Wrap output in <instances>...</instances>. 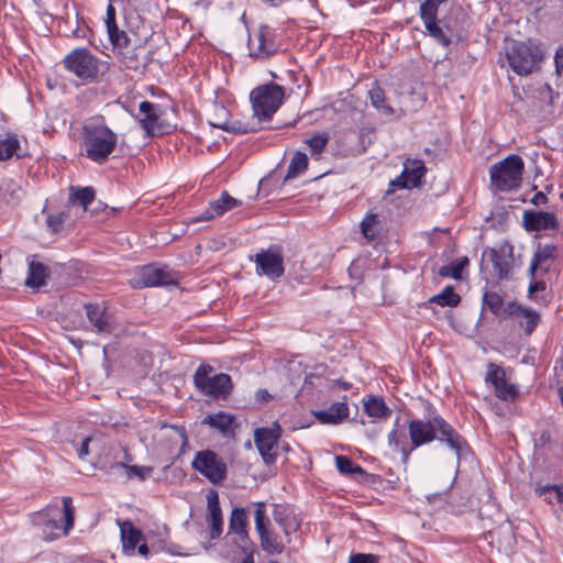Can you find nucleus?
<instances>
[{
	"label": "nucleus",
	"instance_id": "nucleus-1",
	"mask_svg": "<svg viewBox=\"0 0 563 563\" xmlns=\"http://www.w3.org/2000/svg\"><path fill=\"white\" fill-rule=\"evenodd\" d=\"M81 135L86 157L97 164L106 163L118 144V135L107 125L102 115L85 120Z\"/></svg>",
	"mask_w": 563,
	"mask_h": 563
},
{
	"label": "nucleus",
	"instance_id": "nucleus-2",
	"mask_svg": "<svg viewBox=\"0 0 563 563\" xmlns=\"http://www.w3.org/2000/svg\"><path fill=\"white\" fill-rule=\"evenodd\" d=\"M64 68L82 84L101 82L110 71V63L100 59L88 48H75L62 60Z\"/></svg>",
	"mask_w": 563,
	"mask_h": 563
},
{
	"label": "nucleus",
	"instance_id": "nucleus-3",
	"mask_svg": "<svg viewBox=\"0 0 563 563\" xmlns=\"http://www.w3.org/2000/svg\"><path fill=\"white\" fill-rule=\"evenodd\" d=\"M509 67L519 76H528L540 68L544 58L542 47L536 42L512 41L506 48Z\"/></svg>",
	"mask_w": 563,
	"mask_h": 563
},
{
	"label": "nucleus",
	"instance_id": "nucleus-4",
	"mask_svg": "<svg viewBox=\"0 0 563 563\" xmlns=\"http://www.w3.org/2000/svg\"><path fill=\"white\" fill-rule=\"evenodd\" d=\"M525 162L518 154H510L489 168L490 185L498 191H511L520 187Z\"/></svg>",
	"mask_w": 563,
	"mask_h": 563
},
{
	"label": "nucleus",
	"instance_id": "nucleus-5",
	"mask_svg": "<svg viewBox=\"0 0 563 563\" xmlns=\"http://www.w3.org/2000/svg\"><path fill=\"white\" fill-rule=\"evenodd\" d=\"M284 97L285 89L275 82L256 87L250 95L254 117L258 121H269L282 106Z\"/></svg>",
	"mask_w": 563,
	"mask_h": 563
},
{
	"label": "nucleus",
	"instance_id": "nucleus-6",
	"mask_svg": "<svg viewBox=\"0 0 563 563\" xmlns=\"http://www.w3.org/2000/svg\"><path fill=\"white\" fill-rule=\"evenodd\" d=\"M213 367L209 364H201L194 374V384L196 388L213 399H227L232 390L233 383L231 376L225 373L210 376Z\"/></svg>",
	"mask_w": 563,
	"mask_h": 563
},
{
	"label": "nucleus",
	"instance_id": "nucleus-7",
	"mask_svg": "<svg viewBox=\"0 0 563 563\" xmlns=\"http://www.w3.org/2000/svg\"><path fill=\"white\" fill-rule=\"evenodd\" d=\"M254 521L258 536L261 549L269 554H282L285 550L284 539L272 528L271 520L266 515V503L255 504Z\"/></svg>",
	"mask_w": 563,
	"mask_h": 563
},
{
	"label": "nucleus",
	"instance_id": "nucleus-8",
	"mask_svg": "<svg viewBox=\"0 0 563 563\" xmlns=\"http://www.w3.org/2000/svg\"><path fill=\"white\" fill-rule=\"evenodd\" d=\"M427 411L426 419L415 418L408 421V434L415 450L437 439L434 420L440 413L430 402L427 404Z\"/></svg>",
	"mask_w": 563,
	"mask_h": 563
},
{
	"label": "nucleus",
	"instance_id": "nucleus-9",
	"mask_svg": "<svg viewBox=\"0 0 563 563\" xmlns=\"http://www.w3.org/2000/svg\"><path fill=\"white\" fill-rule=\"evenodd\" d=\"M191 466L214 485H220L227 477V464L211 450L199 451L195 455Z\"/></svg>",
	"mask_w": 563,
	"mask_h": 563
},
{
	"label": "nucleus",
	"instance_id": "nucleus-10",
	"mask_svg": "<svg viewBox=\"0 0 563 563\" xmlns=\"http://www.w3.org/2000/svg\"><path fill=\"white\" fill-rule=\"evenodd\" d=\"M247 46L250 56L254 58L265 59L275 55L279 49L276 30L267 24H261L257 32L249 37Z\"/></svg>",
	"mask_w": 563,
	"mask_h": 563
},
{
	"label": "nucleus",
	"instance_id": "nucleus-11",
	"mask_svg": "<svg viewBox=\"0 0 563 563\" xmlns=\"http://www.w3.org/2000/svg\"><path fill=\"white\" fill-rule=\"evenodd\" d=\"M434 423L437 432L435 441L445 444L452 452H454L459 461L463 453L470 450L466 439L460 434L441 415L435 418Z\"/></svg>",
	"mask_w": 563,
	"mask_h": 563
},
{
	"label": "nucleus",
	"instance_id": "nucleus-12",
	"mask_svg": "<svg viewBox=\"0 0 563 563\" xmlns=\"http://www.w3.org/2000/svg\"><path fill=\"white\" fill-rule=\"evenodd\" d=\"M84 309L92 331L100 335L113 333L115 320L104 302L85 303Z\"/></svg>",
	"mask_w": 563,
	"mask_h": 563
},
{
	"label": "nucleus",
	"instance_id": "nucleus-13",
	"mask_svg": "<svg viewBox=\"0 0 563 563\" xmlns=\"http://www.w3.org/2000/svg\"><path fill=\"white\" fill-rule=\"evenodd\" d=\"M256 271L261 275L275 280L284 275V257L278 246L262 250L255 255Z\"/></svg>",
	"mask_w": 563,
	"mask_h": 563
},
{
	"label": "nucleus",
	"instance_id": "nucleus-14",
	"mask_svg": "<svg viewBox=\"0 0 563 563\" xmlns=\"http://www.w3.org/2000/svg\"><path fill=\"white\" fill-rule=\"evenodd\" d=\"M282 437V428L278 423L274 428H258L254 433L255 445L266 464H272L276 460V448Z\"/></svg>",
	"mask_w": 563,
	"mask_h": 563
},
{
	"label": "nucleus",
	"instance_id": "nucleus-15",
	"mask_svg": "<svg viewBox=\"0 0 563 563\" xmlns=\"http://www.w3.org/2000/svg\"><path fill=\"white\" fill-rule=\"evenodd\" d=\"M484 255H488L498 279L508 280L511 278V273L515 267L512 245L505 244L499 249H488L484 252Z\"/></svg>",
	"mask_w": 563,
	"mask_h": 563
},
{
	"label": "nucleus",
	"instance_id": "nucleus-16",
	"mask_svg": "<svg viewBox=\"0 0 563 563\" xmlns=\"http://www.w3.org/2000/svg\"><path fill=\"white\" fill-rule=\"evenodd\" d=\"M137 284L143 287L176 285L177 277L175 273L166 266L162 267L157 264L144 265L137 273Z\"/></svg>",
	"mask_w": 563,
	"mask_h": 563
},
{
	"label": "nucleus",
	"instance_id": "nucleus-17",
	"mask_svg": "<svg viewBox=\"0 0 563 563\" xmlns=\"http://www.w3.org/2000/svg\"><path fill=\"white\" fill-rule=\"evenodd\" d=\"M139 110L140 117H137V121L146 136L153 137L157 134H162L163 131L159 123L162 115L161 106L145 100L140 103Z\"/></svg>",
	"mask_w": 563,
	"mask_h": 563
},
{
	"label": "nucleus",
	"instance_id": "nucleus-18",
	"mask_svg": "<svg viewBox=\"0 0 563 563\" xmlns=\"http://www.w3.org/2000/svg\"><path fill=\"white\" fill-rule=\"evenodd\" d=\"M506 314L518 320V324L523 329L526 335H531L537 325L539 324L541 317L540 313L531 308H527L510 301L505 308Z\"/></svg>",
	"mask_w": 563,
	"mask_h": 563
},
{
	"label": "nucleus",
	"instance_id": "nucleus-19",
	"mask_svg": "<svg viewBox=\"0 0 563 563\" xmlns=\"http://www.w3.org/2000/svg\"><path fill=\"white\" fill-rule=\"evenodd\" d=\"M556 251L558 247L554 244L538 243L528 269V275L531 279H534L538 273L544 275L550 271V265L556 256Z\"/></svg>",
	"mask_w": 563,
	"mask_h": 563
},
{
	"label": "nucleus",
	"instance_id": "nucleus-20",
	"mask_svg": "<svg viewBox=\"0 0 563 563\" xmlns=\"http://www.w3.org/2000/svg\"><path fill=\"white\" fill-rule=\"evenodd\" d=\"M426 170L427 169L422 161H407L400 176L391 180L390 185L407 189L417 187L420 185L421 178L424 176Z\"/></svg>",
	"mask_w": 563,
	"mask_h": 563
},
{
	"label": "nucleus",
	"instance_id": "nucleus-21",
	"mask_svg": "<svg viewBox=\"0 0 563 563\" xmlns=\"http://www.w3.org/2000/svg\"><path fill=\"white\" fill-rule=\"evenodd\" d=\"M207 508H208V523H209V539L217 540L223 532V516L220 507L219 494L217 490L211 489L207 494Z\"/></svg>",
	"mask_w": 563,
	"mask_h": 563
},
{
	"label": "nucleus",
	"instance_id": "nucleus-22",
	"mask_svg": "<svg viewBox=\"0 0 563 563\" xmlns=\"http://www.w3.org/2000/svg\"><path fill=\"white\" fill-rule=\"evenodd\" d=\"M522 222L527 231H542L559 227L556 216L548 211L525 210Z\"/></svg>",
	"mask_w": 563,
	"mask_h": 563
},
{
	"label": "nucleus",
	"instance_id": "nucleus-23",
	"mask_svg": "<svg viewBox=\"0 0 563 563\" xmlns=\"http://www.w3.org/2000/svg\"><path fill=\"white\" fill-rule=\"evenodd\" d=\"M249 517L245 508L235 507L231 511L229 520V532L235 534L233 543L252 542L249 536Z\"/></svg>",
	"mask_w": 563,
	"mask_h": 563
},
{
	"label": "nucleus",
	"instance_id": "nucleus-24",
	"mask_svg": "<svg viewBox=\"0 0 563 563\" xmlns=\"http://www.w3.org/2000/svg\"><path fill=\"white\" fill-rule=\"evenodd\" d=\"M428 34L440 45L448 47L460 35L444 20H435L423 23Z\"/></svg>",
	"mask_w": 563,
	"mask_h": 563
},
{
	"label": "nucleus",
	"instance_id": "nucleus-25",
	"mask_svg": "<svg viewBox=\"0 0 563 563\" xmlns=\"http://www.w3.org/2000/svg\"><path fill=\"white\" fill-rule=\"evenodd\" d=\"M273 519L283 529L289 543L291 541L290 533L296 532L300 527V522L296 519L292 510L285 505H274Z\"/></svg>",
	"mask_w": 563,
	"mask_h": 563
},
{
	"label": "nucleus",
	"instance_id": "nucleus-26",
	"mask_svg": "<svg viewBox=\"0 0 563 563\" xmlns=\"http://www.w3.org/2000/svg\"><path fill=\"white\" fill-rule=\"evenodd\" d=\"M239 206H241V201L231 197L227 191H223L219 199L209 203V208L201 213L198 220L209 221Z\"/></svg>",
	"mask_w": 563,
	"mask_h": 563
},
{
	"label": "nucleus",
	"instance_id": "nucleus-27",
	"mask_svg": "<svg viewBox=\"0 0 563 563\" xmlns=\"http://www.w3.org/2000/svg\"><path fill=\"white\" fill-rule=\"evenodd\" d=\"M350 413L346 401L333 402L324 410L313 411L316 419L322 424H339L343 422Z\"/></svg>",
	"mask_w": 563,
	"mask_h": 563
},
{
	"label": "nucleus",
	"instance_id": "nucleus-28",
	"mask_svg": "<svg viewBox=\"0 0 563 563\" xmlns=\"http://www.w3.org/2000/svg\"><path fill=\"white\" fill-rule=\"evenodd\" d=\"M399 418L396 419L395 428L388 433V444L395 451H399L402 462L407 463L415 448L411 442L408 441L405 430L399 428Z\"/></svg>",
	"mask_w": 563,
	"mask_h": 563
},
{
	"label": "nucleus",
	"instance_id": "nucleus-29",
	"mask_svg": "<svg viewBox=\"0 0 563 563\" xmlns=\"http://www.w3.org/2000/svg\"><path fill=\"white\" fill-rule=\"evenodd\" d=\"M142 46H131V43L118 52L119 60L125 69L141 71L145 68L147 60L141 56Z\"/></svg>",
	"mask_w": 563,
	"mask_h": 563
},
{
	"label": "nucleus",
	"instance_id": "nucleus-30",
	"mask_svg": "<svg viewBox=\"0 0 563 563\" xmlns=\"http://www.w3.org/2000/svg\"><path fill=\"white\" fill-rule=\"evenodd\" d=\"M119 525L124 551L133 552L137 543L143 539L142 531L136 529L130 520L122 521Z\"/></svg>",
	"mask_w": 563,
	"mask_h": 563
},
{
	"label": "nucleus",
	"instance_id": "nucleus-31",
	"mask_svg": "<svg viewBox=\"0 0 563 563\" xmlns=\"http://www.w3.org/2000/svg\"><path fill=\"white\" fill-rule=\"evenodd\" d=\"M34 523L42 529L40 538L44 541H54L58 539L59 533L57 530H59L60 527L57 520L48 518L44 512H40L34 517Z\"/></svg>",
	"mask_w": 563,
	"mask_h": 563
},
{
	"label": "nucleus",
	"instance_id": "nucleus-32",
	"mask_svg": "<svg viewBox=\"0 0 563 563\" xmlns=\"http://www.w3.org/2000/svg\"><path fill=\"white\" fill-rule=\"evenodd\" d=\"M534 494L542 497L549 505L555 503L563 504V485L536 483Z\"/></svg>",
	"mask_w": 563,
	"mask_h": 563
},
{
	"label": "nucleus",
	"instance_id": "nucleus-33",
	"mask_svg": "<svg viewBox=\"0 0 563 563\" xmlns=\"http://www.w3.org/2000/svg\"><path fill=\"white\" fill-rule=\"evenodd\" d=\"M96 191L92 187L70 186L68 200L73 205H78L88 209V206L95 200Z\"/></svg>",
	"mask_w": 563,
	"mask_h": 563
},
{
	"label": "nucleus",
	"instance_id": "nucleus-34",
	"mask_svg": "<svg viewBox=\"0 0 563 563\" xmlns=\"http://www.w3.org/2000/svg\"><path fill=\"white\" fill-rule=\"evenodd\" d=\"M364 411L373 418L387 419L391 416V409L386 405L382 397H369L364 402Z\"/></svg>",
	"mask_w": 563,
	"mask_h": 563
},
{
	"label": "nucleus",
	"instance_id": "nucleus-35",
	"mask_svg": "<svg viewBox=\"0 0 563 563\" xmlns=\"http://www.w3.org/2000/svg\"><path fill=\"white\" fill-rule=\"evenodd\" d=\"M483 306L488 309L495 317H508L505 311L504 298L496 291L487 290L483 295Z\"/></svg>",
	"mask_w": 563,
	"mask_h": 563
},
{
	"label": "nucleus",
	"instance_id": "nucleus-36",
	"mask_svg": "<svg viewBox=\"0 0 563 563\" xmlns=\"http://www.w3.org/2000/svg\"><path fill=\"white\" fill-rule=\"evenodd\" d=\"M233 420L234 417L232 415L219 411L205 417L202 424H208L222 433H228L231 430Z\"/></svg>",
	"mask_w": 563,
	"mask_h": 563
},
{
	"label": "nucleus",
	"instance_id": "nucleus-37",
	"mask_svg": "<svg viewBox=\"0 0 563 563\" xmlns=\"http://www.w3.org/2000/svg\"><path fill=\"white\" fill-rule=\"evenodd\" d=\"M47 277V267L40 263L32 261L29 265V276L25 285L33 288H38L45 284Z\"/></svg>",
	"mask_w": 563,
	"mask_h": 563
},
{
	"label": "nucleus",
	"instance_id": "nucleus-38",
	"mask_svg": "<svg viewBox=\"0 0 563 563\" xmlns=\"http://www.w3.org/2000/svg\"><path fill=\"white\" fill-rule=\"evenodd\" d=\"M335 465L338 471L350 477H355L357 475L365 476L366 472L363 467L356 464L352 459L345 455H336L335 456Z\"/></svg>",
	"mask_w": 563,
	"mask_h": 563
},
{
	"label": "nucleus",
	"instance_id": "nucleus-39",
	"mask_svg": "<svg viewBox=\"0 0 563 563\" xmlns=\"http://www.w3.org/2000/svg\"><path fill=\"white\" fill-rule=\"evenodd\" d=\"M236 552L233 554L231 563H255L254 554L257 551L256 544L252 542L234 543Z\"/></svg>",
	"mask_w": 563,
	"mask_h": 563
},
{
	"label": "nucleus",
	"instance_id": "nucleus-40",
	"mask_svg": "<svg viewBox=\"0 0 563 563\" xmlns=\"http://www.w3.org/2000/svg\"><path fill=\"white\" fill-rule=\"evenodd\" d=\"M461 302V296L455 292L453 286H446L442 291L429 299V303H437L441 307H456Z\"/></svg>",
	"mask_w": 563,
	"mask_h": 563
},
{
	"label": "nucleus",
	"instance_id": "nucleus-41",
	"mask_svg": "<svg viewBox=\"0 0 563 563\" xmlns=\"http://www.w3.org/2000/svg\"><path fill=\"white\" fill-rule=\"evenodd\" d=\"M210 124L234 134H247L257 131V129L251 126L247 123H242L240 121H229L227 119H224V121H210Z\"/></svg>",
	"mask_w": 563,
	"mask_h": 563
},
{
	"label": "nucleus",
	"instance_id": "nucleus-42",
	"mask_svg": "<svg viewBox=\"0 0 563 563\" xmlns=\"http://www.w3.org/2000/svg\"><path fill=\"white\" fill-rule=\"evenodd\" d=\"M368 97L371 104L378 111L388 115L394 113V109L386 103L384 90L378 85H375L372 89H369Z\"/></svg>",
	"mask_w": 563,
	"mask_h": 563
},
{
	"label": "nucleus",
	"instance_id": "nucleus-43",
	"mask_svg": "<svg viewBox=\"0 0 563 563\" xmlns=\"http://www.w3.org/2000/svg\"><path fill=\"white\" fill-rule=\"evenodd\" d=\"M308 168V157L303 152H296L288 165L285 181L297 177Z\"/></svg>",
	"mask_w": 563,
	"mask_h": 563
},
{
	"label": "nucleus",
	"instance_id": "nucleus-44",
	"mask_svg": "<svg viewBox=\"0 0 563 563\" xmlns=\"http://www.w3.org/2000/svg\"><path fill=\"white\" fill-rule=\"evenodd\" d=\"M449 0H424L419 8V16L423 23L439 20L438 11L442 3Z\"/></svg>",
	"mask_w": 563,
	"mask_h": 563
},
{
	"label": "nucleus",
	"instance_id": "nucleus-45",
	"mask_svg": "<svg viewBox=\"0 0 563 563\" xmlns=\"http://www.w3.org/2000/svg\"><path fill=\"white\" fill-rule=\"evenodd\" d=\"M468 258L466 256L457 258L451 262L449 265L440 267L439 275L441 277H452L456 280L462 278L463 269L468 265Z\"/></svg>",
	"mask_w": 563,
	"mask_h": 563
},
{
	"label": "nucleus",
	"instance_id": "nucleus-46",
	"mask_svg": "<svg viewBox=\"0 0 563 563\" xmlns=\"http://www.w3.org/2000/svg\"><path fill=\"white\" fill-rule=\"evenodd\" d=\"M495 396L503 401H514L518 395L519 389L516 385L508 384L506 377L494 386Z\"/></svg>",
	"mask_w": 563,
	"mask_h": 563
},
{
	"label": "nucleus",
	"instance_id": "nucleus-47",
	"mask_svg": "<svg viewBox=\"0 0 563 563\" xmlns=\"http://www.w3.org/2000/svg\"><path fill=\"white\" fill-rule=\"evenodd\" d=\"M63 511H64V526H63V534L68 536L70 530L75 525V507L73 505L71 497H63Z\"/></svg>",
	"mask_w": 563,
	"mask_h": 563
},
{
	"label": "nucleus",
	"instance_id": "nucleus-48",
	"mask_svg": "<svg viewBox=\"0 0 563 563\" xmlns=\"http://www.w3.org/2000/svg\"><path fill=\"white\" fill-rule=\"evenodd\" d=\"M378 224L379 221L377 214H367L361 222L362 234L367 240H374L379 234Z\"/></svg>",
	"mask_w": 563,
	"mask_h": 563
},
{
	"label": "nucleus",
	"instance_id": "nucleus-49",
	"mask_svg": "<svg viewBox=\"0 0 563 563\" xmlns=\"http://www.w3.org/2000/svg\"><path fill=\"white\" fill-rule=\"evenodd\" d=\"M329 142V135L325 132H318L306 140L311 155H319L323 152Z\"/></svg>",
	"mask_w": 563,
	"mask_h": 563
},
{
	"label": "nucleus",
	"instance_id": "nucleus-50",
	"mask_svg": "<svg viewBox=\"0 0 563 563\" xmlns=\"http://www.w3.org/2000/svg\"><path fill=\"white\" fill-rule=\"evenodd\" d=\"M20 147V142L16 136H8L0 140V162L10 159Z\"/></svg>",
	"mask_w": 563,
	"mask_h": 563
},
{
	"label": "nucleus",
	"instance_id": "nucleus-51",
	"mask_svg": "<svg viewBox=\"0 0 563 563\" xmlns=\"http://www.w3.org/2000/svg\"><path fill=\"white\" fill-rule=\"evenodd\" d=\"M119 465L126 470L129 478L136 476L141 481H144L152 472V467L148 466L129 465L125 463H119Z\"/></svg>",
	"mask_w": 563,
	"mask_h": 563
},
{
	"label": "nucleus",
	"instance_id": "nucleus-52",
	"mask_svg": "<svg viewBox=\"0 0 563 563\" xmlns=\"http://www.w3.org/2000/svg\"><path fill=\"white\" fill-rule=\"evenodd\" d=\"M505 377H506V373L500 366H498L494 363H489L487 375H486L487 383H490L493 386H495L500 380H503Z\"/></svg>",
	"mask_w": 563,
	"mask_h": 563
},
{
	"label": "nucleus",
	"instance_id": "nucleus-53",
	"mask_svg": "<svg viewBox=\"0 0 563 563\" xmlns=\"http://www.w3.org/2000/svg\"><path fill=\"white\" fill-rule=\"evenodd\" d=\"M109 40L115 49L121 51L130 44V38L124 31H120L117 26V34L109 35Z\"/></svg>",
	"mask_w": 563,
	"mask_h": 563
},
{
	"label": "nucleus",
	"instance_id": "nucleus-54",
	"mask_svg": "<svg viewBox=\"0 0 563 563\" xmlns=\"http://www.w3.org/2000/svg\"><path fill=\"white\" fill-rule=\"evenodd\" d=\"M64 219H65L64 212H58L56 214H49L46 218L47 227L49 228V230L53 233H58L63 228Z\"/></svg>",
	"mask_w": 563,
	"mask_h": 563
},
{
	"label": "nucleus",
	"instance_id": "nucleus-55",
	"mask_svg": "<svg viewBox=\"0 0 563 563\" xmlns=\"http://www.w3.org/2000/svg\"><path fill=\"white\" fill-rule=\"evenodd\" d=\"M106 15L108 35L112 36V34H117L115 8L112 4H108Z\"/></svg>",
	"mask_w": 563,
	"mask_h": 563
},
{
	"label": "nucleus",
	"instance_id": "nucleus-56",
	"mask_svg": "<svg viewBox=\"0 0 563 563\" xmlns=\"http://www.w3.org/2000/svg\"><path fill=\"white\" fill-rule=\"evenodd\" d=\"M349 563H379V558L372 553H353Z\"/></svg>",
	"mask_w": 563,
	"mask_h": 563
},
{
	"label": "nucleus",
	"instance_id": "nucleus-57",
	"mask_svg": "<svg viewBox=\"0 0 563 563\" xmlns=\"http://www.w3.org/2000/svg\"><path fill=\"white\" fill-rule=\"evenodd\" d=\"M550 442H551V433L548 430L542 431L540 433V435L537 439H534V445L537 448H543L547 444H549Z\"/></svg>",
	"mask_w": 563,
	"mask_h": 563
},
{
	"label": "nucleus",
	"instance_id": "nucleus-58",
	"mask_svg": "<svg viewBox=\"0 0 563 563\" xmlns=\"http://www.w3.org/2000/svg\"><path fill=\"white\" fill-rule=\"evenodd\" d=\"M91 441L90 437H87L82 440L79 449H78V457L84 460L89 454V442Z\"/></svg>",
	"mask_w": 563,
	"mask_h": 563
},
{
	"label": "nucleus",
	"instance_id": "nucleus-59",
	"mask_svg": "<svg viewBox=\"0 0 563 563\" xmlns=\"http://www.w3.org/2000/svg\"><path fill=\"white\" fill-rule=\"evenodd\" d=\"M530 202L534 206H544L548 202V197L544 192L538 191L534 194V196L530 199Z\"/></svg>",
	"mask_w": 563,
	"mask_h": 563
},
{
	"label": "nucleus",
	"instance_id": "nucleus-60",
	"mask_svg": "<svg viewBox=\"0 0 563 563\" xmlns=\"http://www.w3.org/2000/svg\"><path fill=\"white\" fill-rule=\"evenodd\" d=\"M547 288V284L543 280H537L530 284L529 286V294L532 295L534 292L543 291Z\"/></svg>",
	"mask_w": 563,
	"mask_h": 563
},
{
	"label": "nucleus",
	"instance_id": "nucleus-61",
	"mask_svg": "<svg viewBox=\"0 0 563 563\" xmlns=\"http://www.w3.org/2000/svg\"><path fill=\"white\" fill-rule=\"evenodd\" d=\"M555 68L556 73L560 74L563 68V46H561L555 53Z\"/></svg>",
	"mask_w": 563,
	"mask_h": 563
},
{
	"label": "nucleus",
	"instance_id": "nucleus-62",
	"mask_svg": "<svg viewBox=\"0 0 563 563\" xmlns=\"http://www.w3.org/2000/svg\"><path fill=\"white\" fill-rule=\"evenodd\" d=\"M255 398L258 402H267L273 398V396L266 389H258Z\"/></svg>",
	"mask_w": 563,
	"mask_h": 563
},
{
	"label": "nucleus",
	"instance_id": "nucleus-63",
	"mask_svg": "<svg viewBox=\"0 0 563 563\" xmlns=\"http://www.w3.org/2000/svg\"><path fill=\"white\" fill-rule=\"evenodd\" d=\"M137 552L141 555L146 556L148 554L150 550H148V547L145 543H143V544L139 545Z\"/></svg>",
	"mask_w": 563,
	"mask_h": 563
},
{
	"label": "nucleus",
	"instance_id": "nucleus-64",
	"mask_svg": "<svg viewBox=\"0 0 563 563\" xmlns=\"http://www.w3.org/2000/svg\"><path fill=\"white\" fill-rule=\"evenodd\" d=\"M343 390H349L352 387L351 383L347 382H338L336 383Z\"/></svg>",
	"mask_w": 563,
	"mask_h": 563
}]
</instances>
